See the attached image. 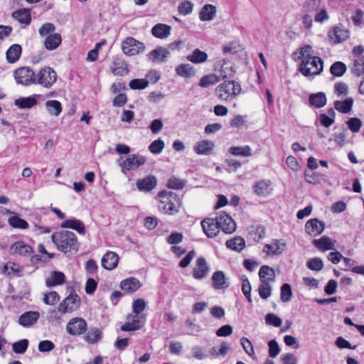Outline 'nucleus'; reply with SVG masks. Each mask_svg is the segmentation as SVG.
<instances>
[{
  "instance_id": "obj_58",
  "label": "nucleus",
  "mask_w": 364,
  "mask_h": 364,
  "mask_svg": "<svg viewBox=\"0 0 364 364\" xmlns=\"http://www.w3.org/2000/svg\"><path fill=\"white\" fill-rule=\"evenodd\" d=\"M353 72L358 76L364 75V56L355 60Z\"/></svg>"
},
{
  "instance_id": "obj_39",
  "label": "nucleus",
  "mask_w": 364,
  "mask_h": 364,
  "mask_svg": "<svg viewBox=\"0 0 364 364\" xmlns=\"http://www.w3.org/2000/svg\"><path fill=\"white\" fill-rule=\"evenodd\" d=\"M309 102L316 108L322 107L326 103V95L323 92L312 94L309 97Z\"/></svg>"
},
{
  "instance_id": "obj_43",
  "label": "nucleus",
  "mask_w": 364,
  "mask_h": 364,
  "mask_svg": "<svg viewBox=\"0 0 364 364\" xmlns=\"http://www.w3.org/2000/svg\"><path fill=\"white\" fill-rule=\"evenodd\" d=\"M230 153L234 156H250L252 149L249 146H232L230 149Z\"/></svg>"
},
{
  "instance_id": "obj_48",
  "label": "nucleus",
  "mask_w": 364,
  "mask_h": 364,
  "mask_svg": "<svg viewBox=\"0 0 364 364\" xmlns=\"http://www.w3.org/2000/svg\"><path fill=\"white\" fill-rule=\"evenodd\" d=\"M306 267L311 270L318 272L323 269V263L321 258L314 257L307 261Z\"/></svg>"
},
{
  "instance_id": "obj_46",
  "label": "nucleus",
  "mask_w": 364,
  "mask_h": 364,
  "mask_svg": "<svg viewBox=\"0 0 364 364\" xmlns=\"http://www.w3.org/2000/svg\"><path fill=\"white\" fill-rule=\"evenodd\" d=\"M330 71L333 75L341 77L346 73V66L343 63L337 61L331 66Z\"/></svg>"
},
{
  "instance_id": "obj_16",
  "label": "nucleus",
  "mask_w": 364,
  "mask_h": 364,
  "mask_svg": "<svg viewBox=\"0 0 364 364\" xmlns=\"http://www.w3.org/2000/svg\"><path fill=\"white\" fill-rule=\"evenodd\" d=\"M157 184V179L154 176H149L141 179H138L136 186L140 191L149 192L152 191Z\"/></svg>"
},
{
  "instance_id": "obj_24",
  "label": "nucleus",
  "mask_w": 364,
  "mask_h": 364,
  "mask_svg": "<svg viewBox=\"0 0 364 364\" xmlns=\"http://www.w3.org/2000/svg\"><path fill=\"white\" fill-rule=\"evenodd\" d=\"M313 245L322 251L334 250L335 241L327 236H323L320 239L314 240Z\"/></svg>"
},
{
  "instance_id": "obj_53",
  "label": "nucleus",
  "mask_w": 364,
  "mask_h": 364,
  "mask_svg": "<svg viewBox=\"0 0 364 364\" xmlns=\"http://www.w3.org/2000/svg\"><path fill=\"white\" fill-rule=\"evenodd\" d=\"M292 296L291 287L289 284H284L281 287L280 299L283 302L290 301Z\"/></svg>"
},
{
  "instance_id": "obj_18",
  "label": "nucleus",
  "mask_w": 364,
  "mask_h": 364,
  "mask_svg": "<svg viewBox=\"0 0 364 364\" xmlns=\"http://www.w3.org/2000/svg\"><path fill=\"white\" fill-rule=\"evenodd\" d=\"M118 255L111 251L105 254L101 260L102 266L107 270H112L115 269L118 264Z\"/></svg>"
},
{
  "instance_id": "obj_36",
  "label": "nucleus",
  "mask_w": 364,
  "mask_h": 364,
  "mask_svg": "<svg viewBox=\"0 0 364 364\" xmlns=\"http://www.w3.org/2000/svg\"><path fill=\"white\" fill-rule=\"evenodd\" d=\"M353 104V100L351 97H347L343 101H336L334 107L336 109L342 113H348L351 110Z\"/></svg>"
},
{
  "instance_id": "obj_23",
  "label": "nucleus",
  "mask_w": 364,
  "mask_h": 364,
  "mask_svg": "<svg viewBox=\"0 0 364 364\" xmlns=\"http://www.w3.org/2000/svg\"><path fill=\"white\" fill-rule=\"evenodd\" d=\"M62 43V38L60 33L48 35L43 41V46L48 50H54L58 48Z\"/></svg>"
},
{
  "instance_id": "obj_5",
  "label": "nucleus",
  "mask_w": 364,
  "mask_h": 364,
  "mask_svg": "<svg viewBox=\"0 0 364 364\" xmlns=\"http://www.w3.org/2000/svg\"><path fill=\"white\" fill-rule=\"evenodd\" d=\"M260 285L258 288L259 296L267 299L271 296L272 287L270 283L273 281V269L269 266H262L259 271Z\"/></svg>"
},
{
  "instance_id": "obj_6",
  "label": "nucleus",
  "mask_w": 364,
  "mask_h": 364,
  "mask_svg": "<svg viewBox=\"0 0 364 364\" xmlns=\"http://www.w3.org/2000/svg\"><path fill=\"white\" fill-rule=\"evenodd\" d=\"M146 161V158L139 154H130L125 159L120 157L117 164L121 168L124 174L132 170H136L139 166H143Z\"/></svg>"
},
{
  "instance_id": "obj_52",
  "label": "nucleus",
  "mask_w": 364,
  "mask_h": 364,
  "mask_svg": "<svg viewBox=\"0 0 364 364\" xmlns=\"http://www.w3.org/2000/svg\"><path fill=\"white\" fill-rule=\"evenodd\" d=\"M149 85V80L146 79H134L132 80L129 86L132 90H143L145 89Z\"/></svg>"
},
{
  "instance_id": "obj_15",
  "label": "nucleus",
  "mask_w": 364,
  "mask_h": 364,
  "mask_svg": "<svg viewBox=\"0 0 364 364\" xmlns=\"http://www.w3.org/2000/svg\"><path fill=\"white\" fill-rule=\"evenodd\" d=\"M325 225L317 218L310 219L305 225V230L307 234L312 237H316L321 234L324 230Z\"/></svg>"
},
{
  "instance_id": "obj_41",
  "label": "nucleus",
  "mask_w": 364,
  "mask_h": 364,
  "mask_svg": "<svg viewBox=\"0 0 364 364\" xmlns=\"http://www.w3.org/2000/svg\"><path fill=\"white\" fill-rule=\"evenodd\" d=\"M37 101L34 97H19L14 102L16 106L21 109H29L36 104Z\"/></svg>"
},
{
  "instance_id": "obj_25",
  "label": "nucleus",
  "mask_w": 364,
  "mask_h": 364,
  "mask_svg": "<svg viewBox=\"0 0 364 364\" xmlns=\"http://www.w3.org/2000/svg\"><path fill=\"white\" fill-rule=\"evenodd\" d=\"M65 277L63 272L53 271L46 280V284L48 287H53L65 283Z\"/></svg>"
},
{
  "instance_id": "obj_64",
  "label": "nucleus",
  "mask_w": 364,
  "mask_h": 364,
  "mask_svg": "<svg viewBox=\"0 0 364 364\" xmlns=\"http://www.w3.org/2000/svg\"><path fill=\"white\" fill-rule=\"evenodd\" d=\"M281 360L282 364H297V358L291 353H286L283 355Z\"/></svg>"
},
{
  "instance_id": "obj_21",
  "label": "nucleus",
  "mask_w": 364,
  "mask_h": 364,
  "mask_svg": "<svg viewBox=\"0 0 364 364\" xmlns=\"http://www.w3.org/2000/svg\"><path fill=\"white\" fill-rule=\"evenodd\" d=\"M214 146L215 144L212 141L202 140L195 144L193 150L199 155H209L211 154Z\"/></svg>"
},
{
  "instance_id": "obj_49",
  "label": "nucleus",
  "mask_w": 364,
  "mask_h": 364,
  "mask_svg": "<svg viewBox=\"0 0 364 364\" xmlns=\"http://www.w3.org/2000/svg\"><path fill=\"white\" fill-rule=\"evenodd\" d=\"M165 143L161 139L152 141L149 146V150L154 154H159L164 149Z\"/></svg>"
},
{
  "instance_id": "obj_37",
  "label": "nucleus",
  "mask_w": 364,
  "mask_h": 364,
  "mask_svg": "<svg viewBox=\"0 0 364 364\" xmlns=\"http://www.w3.org/2000/svg\"><path fill=\"white\" fill-rule=\"evenodd\" d=\"M2 272L9 276H21L23 269L18 264L9 262L4 266Z\"/></svg>"
},
{
  "instance_id": "obj_3",
  "label": "nucleus",
  "mask_w": 364,
  "mask_h": 364,
  "mask_svg": "<svg viewBox=\"0 0 364 364\" xmlns=\"http://www.w3.org/2000/svg\"><path fill=\"white\" fill-rule=\"evenodd\" d=\"M160 199L159 209L164 213L173 215L177 213L181 206L179 197L171 191H163L158 193Z\"/></svg>"
},
{
  "instance_id": "obj_31",
  "label": "nucleus",
  "mask_w": 364,
  "mask_h": 364,
  "mask_svg": "<svg viewBox=\"0 0 364 364\" xmlns=\"http://www.w3.org/2000/svg\"><path fill=\"white\" fill-rule=\"evenodd\" d=\"M187 60L195 64L202 63L207 60L208 54L200 50L198 48H196L193 51L186 57Z\"/></svg>"
},
{
  "instance_id": "obj_61",
  "label": "nucleus",
  "mask_w": 364,
  "mask_h": 364,
  "mask_svg": "<svg viewBox=\"0 0 364 364\" xmlns=\"http://www.w3.org/2000/svg\"><path fill=\"white\" fill-rule=\"evenodd\" d=\"M242 291L244 294L245 296L247 299L248 301L251 303V285L247 277L242 278Z\"/></svg>"
},
{
  "instance_id": "obj_12",
  "label": "nucleus",
  "mask_w": 364,
  "mask_h": 364,
  "mask_svg": "<svg viewBox=\"0 0 364 364\" xmlns=\"http://www.w3.org/2000/svg\"><path fill=\"white\" fill-rule=\"evenodd\" d=\"M219 229L226 234H232L236 230V223L228 214L223 213L216 217Z\"/></svg>"
},
{
  "instance_id": "obj_2",
  "label": "nucleus",
  "mask_w": 364,
  "mask_h": 364,
  "mask_svg": "<svg viewBox=\"0 0 364 364\" xmlns=\"http://www.w3.org/2000/svg\"><path fill=\"white\" fill-rule=\"evenodd\" d=\"M51 239L57 249L65 254L77 252L78 250L77 238L75 234L71 231L55 232L52 235Z\"/></svg>"
},
{
  "instance_id": "obj_19",
  "label": "nucleus",
  "mask_w": 364,
  "mask_h": 364,
  "mask_svg": "<svg viewBox=\"0 0 364 364\" xmlns=\"http://www.w3.org/2000/svg\"><path fill=\"white\" fill-rule=\"evenodd\" d=\"M169 54L170 53L167 48L159 47L149 52L147 56L154 63H163L166 60Z\"/></svg>"
},
{
  "instance_id": "obj_27",
  "label": "nucleus",
  "mask_w": 364,
  "mask_h": 364,
  "mask_svg": "<svg viewBox=\"0 0 364 364\" xmlns=\"http://www.w3.org/2000/svg\"><path fill=\"white\" fill-rule=\"evenodd\" d=\"M60 227L63 228L73 229L81 235H84L85 232L84 224L80 220L77 219L66 220L61 223Z\"/></svg>"
},
{
  "instance_id": "obj_11",
  "label": "nucleus",
  "mask_w": 364,
  "mask_h": 364,
  "mask_svg": "<svg viewBox=\"0 0 364 364\" xmlns=\"http://www.w3.org/2000/svg\"><path fill=\"white\" fill-rule=\"evenodd\" d=\"M87 328L86 321L80 317L71 318L66 326V331L72 336H79L83 334Z\"/></svg>"
},
{
  "instance_id": "obj_54",
  "label": "nucleus",
  "mask_w": 364,
  "mask_h": 364,
  "mask_svg": "<svg viewBox=\"0 0 364 364\" xmlns=\"http://www.w3.org/2000/svg\"><path fill=\"white\" fill-rule=\"evenodd\" d=\"M193 4L190 1H184L179 4L178 11L181 15H188L193 11Z\"/></svg>"
},
{
  "instance_id": "obj_14",
  "label": "nucleus",
  "mask_w": 364,
  "mask_h": 364,
  "mask_svg": "<svg viewBox=\"0 0 364 364\" xmlns=\"http://www.w3.org/2000/svg\"><path fill=\"white\" fill-rule=\"evenodd\" d=\"M209 272V267L204 257H198L196 260V267L193 270V276L196 279H203L206 277Z\"/></svg>"
},
{
  "instance_id": "obj_13",
  "label": "nucleus",
  "mask_w": 364,
  "mask_h": 364,
  "mask_svg": "<svg viewBox=\"0 0 364 364\" xmlns=\"http://www.w3.org/2000/svg\"><path fill=\"white\" fill-rule=\"evenodd\" d=\"M203 230L208 237H214L220 232L217 218H205L201 222Z\"/></svg>"
},
{
  "instance_id": "obj_62",
  "label": "nucleus",
  "mask_w": 364,
  "mask_h": 364,
  "mask_svg": "<svg viewBox=\"0 0 364 364\" xmlns=\"http://www.w3.org/2000/svg\"><path fill=\"white\" fill-rule=\"evenodd\" d=\"M229 350V347L226 345V343H223L220 348L213 347L210 351V355L213 356H219V355H225Z\"/></svg>"
},
{
  "instance_id": "obj_10",
  "label": "nucleus",
  "mask_w": 364,
  "mask_h": 364,
  "mask_svg": "<svg viewBox=\"0 0 364 364\" xmlns=\"http://www.w3.org/2000/svg\"><path fill=\"white\" fill-rule=\"evenodd\" d=\"M80 305V299L77 294H69L58 305L60 314L71 313L77 310Z\"/></svg>"
},
{
  "instance_id": "obj_7",
  "label": "nucleus",
  "mask_w": 364,
  "mask_h": 364,
  "mask_svg": "<svg viewBox=\"0 0 364 364\" xmlns=\"http://www.w3.org/2000/svg\"><path fill=\"white\" fill-rule=\"evenodd\" d=\"M57 77V73L52 68L44 67L35 75V84L49 89L56 82Z\"/></svg>"
},
{
  "instance_id": "obj_34",
  "label": "nucleus",
  "mask_w": 364,
  "mask_h": 364,
  "mask_svg": "<svg viewBox=\"0 0 364 364\" xmlns=\"http://www.w3.org/2000/svg\"><path fill=\"white\" fill-rule=\"evenodd\" d=\"M45 106L48 112L51 116L58 117L62 112L61 104L58 100H48L46 102Z\"/></svg>"
},
{
  "instance_id": "obj_40",
  "label": "nucleus",
  "mask_w": 364,
  "mask_h": 364,
  "mask_svg": "<svg viewBox=\"0 0 364 364\" xmlns=\"http://www.w3.org/2000/svg\"><path fill=\"white\" fill-rule=\"evenodd\" d=\"M13 16L21 23L29 24L31 21L30 11L28 9L18 10L14 12Z\"/></svg>"
},
{
  "instance_id": "obj_32",
  "label": "nucleus",
  "mask_w": 364,
  "mask_h": 364,
  "mask_svg": "<svg viewBox=\"0 0 364 364\" xmlns=\"http://www.w3.org/2000/svg\"><path fill=\"white\" fill-rule=\"evenodd\" d=\"M171 32V26L163 23L155 25L151 30L152 34L159 38H164L169 36Z\"/></svg>"
},
{
  "instance_id": "obj_38",
  "label": "nucleus",
  "mask_w": 364,
  "mask_h": 364,
  "mask_svg": "<svg viewBox=\"0 0 364 364\" xmlns=\"http://www.w3.org/2000/svg\"><path fill=\"white\" fill-rule=\"evenodd\" d=\"M102 338V332L97 328H91L85 336V341L90 344L97 343Z\"/></svg>"
},
{
  "instance_id": "obj_60",
  "label": "nucleus",
  "mask_w": 364,
  "mask_h": 364,
  "mask_svg": "<svg viewBox=\"0 0 364 364\" xmlns=\"http://www.w3.org/2000/svg\"><path fill=\"white\" fill-rule=\"evenodd\" d=\"M146 308V302L143 299H138L134 301L132 304L133 312L139 315Z\"/></svg>"
},
{
  "instance_id": "obj_22",
  "label": "nucleus",
  "mask_w": 364,
  "mask_h": 364,
  "mask_svg": "<svg viewBox=\"0 0 364 364\" xmlns=\"http://www.w3.org/2000/svg\"><path fill=\"white\" fill-rule=\"evenodd\" d=\"M213 287L215 289H225L230 286L225 275L222 271H216L212 276Z\"/></svg>"
},
{
  "instance_id": "obj_30",
  "label": "nucleus",
  "mask_w": 364,
  "mask_h": 364,
  "mask_svg": "<svg viewBox=\"0 0 364 364\" xmlns=\"http://www.w3.org/2000/svg\"><path fill=\"white\" fill-rule=\"evenodd\" d=\"M215 14V6L211 4H205L201 9L199 16L203 21H210L214 18Z\"/></svg>"
},
{
  "instance_id": "obj_26",
  "label": "nucleus",
  "mask_w": 364,
  "mask_h": 364,
  "mask_svg": "<svg viewBox=\"0 0 364 364\" xmlns=\"http://www.w3.org/2000/svg\"><path fill=\"white\" fill-rule=\"evenodd\" d=\"M22 48L19 44L12 45L6 51V57L9 63H15L21 57Z\"/></svg>"
},
{
  "instance_id": "obj_35",
  "label": "nucleus",
  "mask_w": 364,
  "mask_h": 364,
  "mask_svg": "<svg viewBox=\"0 0 364 364\" xmlns=\"http://www.w3.org/2000/svg\"><path fill=\"white\" fill-rule=\"evenodd\" d=\"M226 246L229 249L237 252H240L244 249L245 242L244 239L241 237H235L233 239H230L226 241Z\"/></svg>"
},
{
  "instance_id": "obj_47",
  "label": "nucleus",
  "mask_w": 364,
  "mask_h": 364,
  "mask_svg": "<svg viewBox=\"0 0 364 364\" xmlns=\"http://www.w3.org/2000/svg\"><path fill=\"white\" fill-rule=\"evenodd\" d=\"M9 223L14 228L26 229L28 227V223L18 216H12L9 218Z\"/></svg>"
},
{
  "instance_id": "obj_50",
  "label": "nucleus",
  "mask_w": 364,
  "mask_h": 364,
  "mask_svg": "<svg viewBox=\"0 0 364 364\" xmlns=\"http://www.w3.org/2000/svg\"><path fill=\"white\" fill-rule=\"evenodd\" d=\"M55 26L52 23H43L38 30V33L41 37L46 38L48 35L54 34Z\"/></svg>"
},
{
  "instance_id": "obj_29",
  "label": "nucleus",
  "mask_w": 364,
  "mask_h": 364,
  "mask_svg": "<svg viewBox=\"0 0 364 364\" xmlns=\"http://www.w3.org/2000/svg\"><path fill=\"white\" fill-rule=\"evenodd\" d=\"M139 281L134 277H130L122 281L120 284L121 289L128 293L136 291L140 287Z\"/></svg>"
},
{
  "instance_id": "obj_45",
  "label": "nucleus",
  "mask_w": 364,
  "mask_h": 364,
  "mask_svg": "<svg viewBox=\"0 0 364 364\" xmlns=\"http://www.w3.org/2000/svg\"><path fill=\"white\" fill-rule=\"evenodd\" d=\"M220 80V77L216 75L211 74L207 75L203 77L200 80V86L202 87H208L210 85H213L218 82Z\"/></svg>"
},
{
  "instance_id": "obj_33",
  "label": "nucleus",
  "mask_w": 364,
  "mask_h": 364,
  "mask_svg": "<svg viewBox=\"0 0 364 364\" xmlns=\"http://www.w3.org/2000/svg\"><path fill=\"white\" fill-rule=\"evenodd\" d=\"M176 73L181 77L191 78L195 75V70L190 64H181L175 69Z\"/></svg>"
},
{
  "instance_id": "obj_55",
  "label": "nucleus",
  "mask_w": 364,
  "mask_h": 364,
  "mask_svg": "<svg viewBox=\"0 0 364 364\" xmlns=\"http://www.w3.org/2000/svg\"><path fill=\"white\" fill-rule=\"evenodd\" d=\"M60 300V296L56 291H50L46 294L43 297V302L47 305L53 306Z\"/></svg>"
},
{
  "instance_id": "obj_20",
  "label": "nucleus",
  "mask_w": 364,
  "mask_h": 364,
  "mask_svg": "<svg viewBox=\"0 0 364 364\" xmlns=\"http://www.w3.org/2000/svg\"><path fill=\"white\" fill-rule=\"evenodd\" d=\"M10 252L13 255H18L20 256H30L33 252L31 246L25 244L22 241H17L10 248Z\"/></svg>"
},
{
  "instance_id": "obj_1",
  "label": "nucleus",
  "mask_w": 364,
  "mask_h": 364,
  "mask_svg": "<svg viewBox=\"0 0 364 364\" xmlns=\"http://www.w3.org/2000/svg\"><path fill=\"white\" fill-rule=\"evenodd\" d=\"M312 48L309 45L293 53L295 60H301L299 71L306 77H313L323 70V61L319 57L312 56Z\"/></svg>"
},
{
  "instance_id": "obj_8",
  "label": "nucleus",
  "mask_w": 364,
  "mask_h": 364,
  "mask_svg": "<svg viewBox=\"0 0 364 364\" xmlns=\"http://www.w3.org/2000/svg\"><path fill=\"white\" fill-rule=\"evenodd\" d=\"M35 72L29 67H21L16 69L13 76L16 82L23 86H30L36 83Z\"/></svg>"
},
{
  "instance_id": "obj_51",
  "label": "nucleus",
  "mask_w": 364,
  "mask_h": 364,
  "mask_svg": "<svg viewBox=\"0 0 364 364\" xmlns=\"http://www.w3.org/2000/svg\"><path fill=\"white\" fill-rule=\"evenodd\" d=\"M28 346V341L27 339H22L19 341L15 342L12 345V349L14 353L22 354L24 353Z\"/></svg>"
},
{
  "instance_id": "obj_28",
  "label": "nucleus",
  "mask_w": 364,
  "mask_h": 364,
  "mask_svg": "<svg viewBox=\"0 0 364 364\" xmlns=\"http://www.w3.org/2000/svg\"><path fill=\"white\" fill-rule=\"evenodd\" d=\"M39 314L36 311H27L21 314L18 318V323L23 326H29L37 321Z\"/></svg>"
},
{
  "instance_id": "obj_4",
  "label": "nucleus",
  "mask_w": 364,
  "mask_h": 364,
  "mask_svg": "<svg viewBox=\"0 0 364 364\" xmlns=\"http://www.w3.org/2000/svg\"><path fill=\"white\" fill-rule=\"evenodd\" d=\"M240 85L234 81H225L215 89L217 97L222 101H230L235 99L241 92Z\"/></svg>"
},
{
  "instance_id": "obj_44",
  "label": "nucleus",
  "mask_w": 364,
  "mask_h": 364,
  "mask_svg": "<svg viewBox=\"0 0 364 364\" xmlns=\"http://www.w3.org/2000/svg\"><path fill=\"white\" fill-rule=\"evenodd\" d=\"M112 73L115 75H124L129 72L127 65L124 63L114 62L111 66Z\"/></svg>"
},
{
  "instance_id": "obj_17",
  "label": "nucleus",
  "mask_w": 364,
  "mask_h": 364,
  "mask_svg": "<svg viewBox=\"0 0 364 364\" xmlns=\"http://www.w3.org/2000/svg\"><path fill=\"white\" fill-rule=\"evenodd\" d=\"M328 36L334 43H340L348 38L349 31L343 28L335 26L329 31Z\"/></svg>"
},
{
  "instance_id": "obj_42",
  "label": "nucleus",
  "mask_w": 364,
  "mask_h": 364,
  "mask_svg": "<svg viewBox=\"0 0 364 364\" xmlns=\"http://www.w3.org/2000/svg\"><path fill=\"white\" fill-rule=\"evenodd\" d=\"M269 181H260L257 182L254 186L255 193L257 196H264L269 193Z\"/></svg>"
},
{
  "instance_id": "obj_9",
  "label": "nucleus",
  "mask_w": 364,
  "mask_h": 364,
  "mask_svg": "<svg viewBox=\"0 0 364 364\" xmlns=\"http://www.w3.org/2000/svg\"><path fill=\"white\" fill-rule=\"evenodd\" d=\"M122 50L125 55L133 56L143 52L145 50V46L144 43L132 37H127L122 43Z\"/></svg>"
},
{
  "instance_id": "obj_63",
  "label": "nucleus",
  "mask_w": 364,
  "mask_h": 364,
  "mask_svg": "<svg viewBox=\"0 0 364 364\" xmlns=\"http://www.w3.org/2000/svg\"><path fill=\"white\" fill-rule=\"evenodd\" d=\"M164 127V123L161 119H156L153 120L149 126L151 132L153 134H158L160 132Z\"/></svg>"
},
{
  "instance_id": "obj_59",
  "label": "nucleus",
  "mask_w": 364,
  "mask_h": 364,
  "mask_svg": "<svg viewBox=\"0 0 364 364\" xmlns=\"http://www.w3.org/2000/svg\"><path fill=\"white\" fill-rule=\"evenodd\" d=\"M347 124H348V127L349 129L352 132L356 133V132H358L360 131V129L361 128V126H362V122L358 118L353 117V118H350L347 122Z\"/></svg>"
},
{
  "instance_id": "obj_56",
  "label": "nucleus",
  "mask_w": 364,
  "mask_h": 364,
  "mask_svg": "<svg viewBox=\"0 0 364 364\" xmlns=\"http://www.w3.org/2000/svg\"><path fill=\"white\" fill-rule=\"evenodd\" d=\"M240 344L242 346L245 352L250 356L252 357L255 355V350L252 342L247 338L242 337L240 339Z\"/></svg>"
},
{
  "instance_id": "obj_57",
  "label": "nucleus",
  "mask_w": 364,
  "mask_h": 364,
  "mask_svg": "<svg viewBox=\"0 0 364 364\" xmlns=\"http://www.w3.org/2000/svg\"><path fill=\"white\" fill-rule=\"evenodd\" d=\"M167 186L171 189L181 190L184 188L185 181L181 179L173 177L168 179Z\"/></svg>"
}]
</instances>
